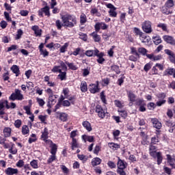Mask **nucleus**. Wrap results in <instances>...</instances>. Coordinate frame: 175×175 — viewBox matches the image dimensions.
<instances>
[{
    "mask_svg": "<svg viewBox=\"0 0 175 175\" xmlns=\"http://www.w3.org/2000/svg\"><path fill=\"white\" fill-rule=\"evenodd\" d=\"M115 105L116 106V107H119V109H122V107H124V104L121 103V101L118 100H116L114 101Z\"/></svg>",
    "mask_w": 175,
    "mask_h": 175,
    "instance_id": "46",
    "label": "nucleus"
},
{
    "mask_svg": "<svg viewBox=\"0 0 175 175\" xmlns=\"http://www.w3.org/2000/svg\"><path fill=\"white\" fill-rule=\"evenodd\" d=\"M151 143L152 144H157V143H159V138L158 136L154 137L151 139Z\"/></svg>",
    "mask_w": 175,
    "mask_h": 175,
    "instance_id": "52",
    "label": "nucleus"
},
{
    "mask_svg": "<svg viewBox=\"0 0 175 175\" xmlns=\"http://www.w3.org/2000/svg\"><path fill=\"white\" fill-rule=\"evenodd\" d=\"M133 31H134V33H135V35L139 36V37L144 33L142 31V30L139 29L137 28V27H135V28L133 29Z\"/></svg>",
    "mask_w": 175,
    "mask_h": 175,
    "instance_id": "44",
    "label": "nucleus"
},
{
    "mask_svg": "<svg viewBox=\"0 0 175 175\" xmlns=\"http://www.w3.org/2000/svg\"><path fill=\"white\" fill-rule=\"evenodd\" d=\"M23 30L18 29L17 31L16 39V40L20 39L21 38V36H23Z\"/></svg>",
    "mask_w": 175,
    "mask_h": 175,
    "instance_id": "57",
    "label": "nucleus"
},
{
    "mask_svg": "<svg viewBox=\"0 0 175 175\" xmlns=\"http://www.w3.org/2000/svg\"><path fill=\"white\" fill-rule=\"evenodd\" d=\"M60 68H61V66H55L52 68L51 71L53 72V73H57V72H58L59 73L62 70H61Z\"/></svg>",
    "mask_w": 175,
    "mask_h": 175,
    "instance_id": "45",
    "label": "nucleus"
},
{
    "mask_svg": "<svg viewBox=\"0 0 175 175\" xmlns=\"http://www.w3.org/2000/svg\"><path fill=\"white\" fill-rule=\"evenodd\" d=\"M156 157L157 158V163L161 165V163H162V159H163L162 157V153H161V152H157Z\"/></svg>",
    "mask_w": 175,
    "mask_h": 175,
    "instance_id": "31",
    "label": "nucleus"
},
{
    "mask_svg": "<svg viewBox=\"0 0 175 175\" xmlns=\"http://www.w3.org/2000/svg\"><path fill=\"white\" fill-rule=\"evenodd\" d=\"M138 52L140 53V54H142V55H146L147 54V49L146 48H139L138 49Z\"/></svg>",
    "mask_w": 175,
    "mask_h": 175,
    "instance_id": "51",
    "label": "nucleus"
},
{
    "mask_svg": "<svg viewBox=\"0 0 175 175\" xmlns=\"http://www.w3.org/2000/svg\"><path fill=\"white\" fill-rule=\"evenodd\" d=\"M89 91L91 94H96V92H99V91H100L99 89V81H96V84L91 83L89 85Z\"/></svg>",
    "mask_w": 175,
    "mask_h": 175,
    "instance_id": "5",
    "label": "nucleus"
},
{
    "mask_svg": "<svg viewBox=\"0 0 175 175\" xmlns=\"http://www.w3.org/2000/svg\"><path fill=\"white\" fill-rule=\"evenodd\" d=\"M107 165L111 169H116V163L113 161H108Z\"/></svg>",
    "mask_w": 175,
    "mask_h": 175,
    "instance_id": "59",
    "label": "nucleus"
},
{
    "mask_svg": "<svg viewBox=\"0 0 175 175\" xmlns=\"http://www.w3.org/2000/svg\"><path fill=\"white\" fill-rule=\"evenodd\" d=\"M116 10L112 9L109 10V14L110 17H117V12H116Z\"/></svg>",
    "mask_w": 175,
    "mask_h": 175,
    "instance_id": "47",
    "label": "nucleus"
},
{
    "mask_svg": "<svg viewBox=\"0 0 175 175\" xmlns=\"http://www.w3.org/2000/svg\"><path fill=\"white\" fill-rule=\"evenodd\" d=\"M3 133H4L5 137H9V136H10L12 133V129L9 127H6L3 130Z\"/></svg>",
    "mask_w": 175,
    "mask_h": 175,
    "instance_id": "29",
    "label": "nucleus"
},
{
    "mask_svg": "<svg viewBox=\"0 0 175 175\" xmlns=\"http://www.w3.org/2000/svg\"><path fill=\"white\" fill-rule=\"evenodd\" d=\"M152 40L154 44H156L157 46H158V44H160V43H162V40L161 39V37L159 36L152 37Z\"/></svg>",
    "mask_w": 175,
    "mask_h": 175,
    "instance_id": "26",
    "label": "nucleus"
},
{
    "mask_svg": "<svg viewBox=\"0 0 175 175\" xmlns=\"http://www.w3.org/2000/svg\"><path fill=\"white\" fill-rule=\"evenodd\" d=\"M90 36H92L94 42H100V36L98 35L97 32H93L90 34Z\"/></svg>",
    "mask_w": 175,
    "mask_h": 175,
    "instance_id": "23",
    "label": "nucleus"
},
{
    "mask_svg": "<svg viewBox=\"0 0 175 175\" xmlns=\"http://www.w3.org/2000/svg\"><path fill=\"white\" fill-rule=\"evenodd\" d=\"M118 111L120 113V116H121L122 118H126V117H128V113H126V111L118 110Z\"/></svg>",
    "mask_w": 175,
    "mask_h": 175,
    "instance_id": "48",
    "label": "nucleus"
},
{
    "mask_svg": "<svg viewBox=\"0 0 175 175\" xmlns=\"http://www.w3.org/2000/svg\"><path fill=\"white\" fill-rule=\"evenodd\" d=\"M57 159L55 154H51L47 160V163H53Z\"/></svg>",
    "mask_w": 175,
    "mask_h": 175,
    "instance_id": "41",
    "label": "nucleus"
},
{
    "mask_svg": "<svg viewBox=\"0 0 175 175\" xmlns=\"http://www.w3.org/2000/svg\"><path fill=\"white\" fill-rule=\"evenodd\" d=\"M163 39L164 42H166V43H168L172 46H175V40L172 36L165 35L163 36Z\"/></svg>",
    "mask_w": 175,
    "mask_h": 175,
    "instance_id": "9",
    "label": "nucleus"
},
{
    "mask_svg": "<svg viewBox=\"0 0 175 175\" xmlns=\"http://www.w3.org/2000/svg\"><path fill=\"white\" fill-rule=\"evenodd\" d=\"M37 102L40 106H44V100L43 99L37 98Z\"/></svg>",
    "mask_w": 175,
    "mask_h": 175,
    "instance_id": "63",
    "label": "nucleus"
},
{
    "mask_svg": "<svg viewBox=\"0 0 175 175\" xmlns=\"http://www.w3.org/2000/svg\"><path fill=\"white\" fill-rule=\"evenodd\" d=\"M60 75H58L59 79L62 81L64 80H66V71L59 72Z\"/></svg>",
    "mask_w": 175,
    "mask_h": 175,
    "instance_id": "37",
    "label": "nucleus"
},
{
    "mask_svg": "<svg viewBox=\"0 0 175 175\" xmlns=\"http://www.w3.org/2000/svg\"><path fill=\"white\" fill-rule=\"evenodd\" d=\"M80 23L82 25L87 23V16L84 13H82L80 16Z\"/></svg>",
    "mask_w": 175,
    "mask_h": 175,
    "instance_id": "30",
    "label": "nucleus"
},
{
    "mask_svg": "<svg viewBox=\"0 0 175 175\" xmlns=\"http://www.w3.org/2000/svg\"><path fill=\"white\" fill-rule=\"evenodd\" d=\"M82 139L84 140L85 143L89 142L90 143H92L94 142V136L90 135H82Z\"/></svg>",
    "mask_w": 175,
    "mask_h": 175,
    "instance_id": "19",
    "label": "nucleus"
},
{
    "mask_svg": "<svg viewBox=\"0 0 175 175\" xmlns=\"http://www.w3.org/2000/svg\"><path fill=\"white\" fill-rule=\"evenodd\" d=\"M31 29H33L36 36H40L42 35V29H40L39 27L34 25L31 27Z\"/></svg>",
    "mask_w": 175,
    "mask_h": 175,
    "instance_id": "18",
    "label": "nucleus"
},
{
    "mask_svg": "<svg viewBox=\"0 0 175 175\" xmlns=\"http://www.w3.org/2000/svg\"><path fill=\"white\" fill-rule=\"evenodd\" d=\"M174 68H168L165 70V73H167V75H170V76H173V75L174 74Z\"/></svg>",
    "mask_w": 175,
    "mask_h": 175,
    "instance_id": "49",
    "label": "nucleus"
},
{
    "mask_svg": "<svg viewBox=\"0 0 175 175\" xmlns=\"http://www.w3.org/2000/svg\"><path fill=\"white\" fill-rule=\"evenodd\" d=\"M165 54H167V55H169V59L170 60V62L172 64H175V55L174 53H173V51L169 50V49H165Z\"/></svg>",
    "mask_w": 175,
    "mask_h": 175,
    "instance_id": "11",
    "label": "nucleus"
},
{
    "mask_svg": "<svg viewBox=\"0 0 175 175\" xmlns=\"http://www.w3.org/2000/svg\"><path fill=\"white\" fill-rule=\"evenodd\" d=\"M66 64L68 65L69 69H71V70H77V67L73 63L66 62Z\"/></svg>",
    "mask_w": 175,
    "mask_h": 175,
    "instance_id": "39",
    "label": "nucleus"
},
{
    "mask_svg": "<svg viewBox=\"0 0 175 175\" xmlns=\"http://www.w3.org/2000/svg\"><path fill=\"white\" fill-rule=\"evenodd\" d=\"M150 69H151V64L148 63L144 66V70H145V72H148Z\"/></svg>",
    "mask_w": 175,
    "mask_h": 175,
    "instance_id": "61",
    "label": "nucleus"
},
{
    "mask_svg": "<svg viewBox=\"0 0 175 175\" xmlns=\"http://www.w3.org/2000/svg\"><path fill=\"white\" fill-rule=\"evenodd\" d=\"M4 172L6 175H17L18 174V169L9 167L5 170Z\"/></svg>",
    "mask_w": 175,
    "mask_h": 175,
    "instance_id": "7",
    "label": "nucleus"
},
{
    "mask_svg": "<svg viewBox=\"0 0 175 175\" xmlns=\"http://www.w3.org/2000/svg\"><path fill=\"white\" fill-rule=\"evenodd\" d=\"M40 54L43 55L44 57H49V51L46 49H41Z\"/></svg>",
    "mask_w": 175,
    "mask_h": 175,
    "instance_id": "53",
    "label": "nucleus"
},
{
    "mask_svg": "<svg viewBox=\"0 0 175 175\" xmlns=\"http://www.w3.org/2000/svg\"><path fill=\"white\" fill-rule=\"evenodd\" d=\"M62 26L72 28L77 24L76 17L66 14L62 16Z\"/></svg>",
    "mask_w": 175,
    "mask_h": 175,
    "instance_id": "1",
    "label": "nucleus"
},
{
    "mask_svg": "<svg viewBox=\"0 0 175 175\" xmlns=\"http://www.w3.org/2000/svg\"><path fill=\"white\" fill-rule=\"evenodd\" d=\"M46 143H48V144H49L50 147H51V154H52V155H56L57 154V144L53 143V141L49 139L46 140Z\"/></svg>",
    "mask_w": 175,
    "mask_h": 175,
    "instance_id": "8",
    "label": "nucleus"
},
{
    "mask_svg": "<svg viewBox=\"0 0 175 175\" xmlns=\"http://www.w3.org/2000/svg\"><path fill=\"white\" fill-rule=\"evenodd\" d=\"M22 133L23 135H28L29 133V128L27 125H23L22 126Z\"/></svg>",
    "mask_w": 175,
    "mask_h": 175,
    "instance_id": "33",
    "label": "nucleus"
},
{
    "mask_svg": "<svg viewBox=\"0 0 175 175\" xmlns=\"http://www.w3.org/2000/svg\"><path fill=\"white\" fill-rule=\"evenodd\" d=\"M49 136V130L47 128H44V132L42 133L41 137L43 139V140H46Z\"/></svg>",
    "mask_w": 175,
    "mask_h": 175,
    "instance_id": "35",
    "label": "nucleus"
},
{
    "mask_svg": "<svg viewBox=\"0 0 175 175\" xmlns=\"http://www.w3.org/2000/svg\"><path fill=\"white\" fill-rule=\"evenodd\" d=\"M23 109L25 110L26 113H27L28 116H31V114H32V113H31V107L25 106Z\"/></svg>",
    "mask_w": 175,
    "mask_h": 175,
    "instance_id": "55",
    "label": "nucleus"
},
{
    "mask_svg": "<svg viewBox=\"0 0 175 175\" xmlns=\"http://www.w3.org/2000/svg\"><path fill=\"white\" fill-rule=\"evenodd\" d=\"M149 152L151 157L153 158H157V148L151 144L149 148Z\"/></svg>",
    "mask_w": 175,
    "mask_h": 175,
    "instance_id": "15",
    "label": "nucleus"
},
{
    "mask_svg": "<svg viewBox=\"0 0 175 175\" xmlns=\"http://www.w3.org/2000/svg\"><path fill=\"white\" fill-rule=\"evenodd\" d=\"M11 70L16 75V77H18L20 75V68L17 65H13L11 67Z\"/></svg>",
    "mask_w": 175,
    "mask_h": 175,
    "instance_id": "16",
    "label": "nucleus"
},
{
    "mask_svg": "<svg viewBox=\"0 0 175 175\" xmlns=\"http://www.w3.org/2000/svg\"><path fill=\"white\" fill-rule=\"evenodd\" d=\"M111 70L116 72L117 75H120V67L117 65H113L111 67Z\"/></svg>",
    "mask_w": 175,
    "mask_h": 175,
    "instance_id": "42",
    "label": "nucleus"
},
{
    "mask_svg": "<svg viewBox=\"0 0 175 175\" xmlns=\"http://www.w3.org/2000/svg\"><path fill=\"white\" fill-rule=\"evenodd\" d=\"M59 120H61V121H63V122H65V121H67L68 120V114L65 113H60Z\"/></svg>",
    "mask_w": 175,
    "mask_h": 175,
    "instance_id": "34",
    "label": "nucleus"
},
{
    "mask_svg": "<svg viewBox=\"0 0 175 175\" xmlns=\"http://www.w3.org/2000/svg\"><path fill=\"white\" fill-rule=\"evenodd\" d=\"M30 165L33 169H38L39 167V165L37 160H33L30 162Z\"/></svg>",
    "mask_w": 175,
    "mask_h": 175,
    "instance_id": "38",
    "label": "nucleus"
},
{
    "mask_svg": "<svg viewBox=\"0 0 175 175\" xmlns=\"http://www.w3.org/2000/svg\"><path fill=\"white\" fill-rule=\"evenodd\" d=\"M59 64L60 65V68H62V70H64L65 72H66V70H68V66H66V64H65V63L62 61V60H59Z\"/></svg>",
    "mask_w": 175,
    "mask_h": 175,
    "instance_id": "40",
    "label": "nucleus"
},
{
    "mask_svg": "<svg viewBox=\"0 0 175 175\" xmlns=\"http://www.w3.org/2000/svg\"><path fill=\"white\" fill-rule=\"evenodd\" d=\"M16 166L17 167H23V166H24V161L23 160H19L16 164Z\"/></svg>",
    "mask_w": 175,
    "mask_h": 175,
    "instance_id": "60",
    "label": "nucleus"
},
{
    "mask_svg": "<svg viewBox=\"0 0 175 175\" xmlns=\"http://www.w3.org/2000/svg\"><path fill=\"white\" fill-rule=\"evenodd\" d=\"M95 55L98 57L97 62L102 65L105 61V58H103V57L105 56V53L103 52L99 53V50L96 49Z\"/></svg>",
    "mask_w": 175,
    "mask_h": 175,
    "instance_id": "6",
    "label": "nucleus"
},
{
    "mask_svg": "<svg viewBox=\"0 0 175 175\" xmlns=\"http://www.w3.org/2000/svg\"><path fill=\"white\" fill-rule=\"evenodd\" d=\"M146 57L152 61H159L162 59V55H154V54H146Z\"/></svg>",
    "mask_w": 175,
    "mask_h": 175,
    "instance_id": "12",
    "label": "nucleus"
},
{
    "mask_svg": "<svg viewBox=\"0 0 175 175\" xmlns=\"http://www.w3.org/2000/svg\"><path fill=\"white\" fill-rule=\"evenodd\" d=\"M108 146L113 151H116V150H118V148H120V145L118 144H116V143H113V142L109 143Z\"/></svg>",
    "mask_w": 175,
    "mask_h": 175,
    "instance_id": "24",
    "label": "nucleus"
},
{
    "mask_svg": "<svg viewBox=\"0 0 175 175\" xmlns=\"http://www.w3.org/2000/svg\"><path fill=\"white\" fill-rule=\"evenodd\" d=\"M102 160L99 157H96L92 159V166H97V165H100Z\"/></svg>",
    "mask_w": 175,
    "mask_h": 175,
    "instance_id": "25",
    "label": "nucleus"
},
{
    "mask_svg": "<svg viewBox=\"0 0 175 175\" xmlns=\"http://www.w3.org/2000/svg\"><path fill=\"white\" fill-rule=\"evenodd\" d=\"M42 12L44 13L45 16H50V8L49 6H45L44 8H42Z\"/></svg>",
    "mask_w": 175,
    "mask_h": 175,
    "instance_id": "36",
    "label": "nucleus"
},
{
    "mask_svg": "<svg viewBox=\"0 0 175 175\" xmlns=\"http://www.w3.org/2000/svg\"><path fill=\"white\" fill-rule=\"evenodd\" d=\"M139 39L142 43H148V42H150V38L144 33L139 37Z\"/></svg>",
    "mask_w": 175,
    "mask_h": 175,
    "instance_id": "21",
    "label": "nucleus"
},
{
    "mask_svg": "<svg viewBox=\"0 0 175 175\" xmlns=\"http://www.w3.org/2000/svg\"><path fill=\"white\" fill-rule=\"evenodd\" d=\"M126 167V165L124 163V161L119 160L118 161V170H124Z\"/></svg>",
    "mask_w": 175,
    "mask_h": 175,
    "instance_id": "22",
    "label": "nucleus"
},
{
    "mask_svg": "<svg viewBox=\"0 0 175 175\" xmlns=\"http://www.w3.org/2000/svg\"><path fill=\"white\" fill-rule=\"evenodd\" d=\"M88 90V87L87 86V82L86 81H82L81 83V91L83 92H87Z\"/></svg>",
    "mask_w": 175,
    "mask_h": 175,
    "instance_id": "28",
    "label": "nucleus"
},
{
    "mask_svg": "<svg viewBox=\"0 0 175 175\" xmlns=\"http://www.w3.org/2000/svg\"><path fill=\"white\" fill-rule=\"evenodd\" d=\"M96 49L94 50H88L85 51V55H87V57H96V55H95V52L96 51Z\"/></svg>",
    "mask_w": 175,
    "mask_h": 175,
    "instance_id": "27",
    "label": "nucleus"
},
{
    "mask_svg": "<svg viewBox=\"0 0 175 175\" xmlns=\"http://www.w3.org/2000/svg\"><path fill=\"white\" fill-rule=\"evenodd\" d=\"M165 6L169 8H173L174 6V1L173 0H167L165 3Z\"/></svg>",
    "mask_w": 175,
    "mask_h": 175,
    "instance_id": "43",
    "label": "nucleus"
},
{
    "mask_svg": "<svg viewBox=\"0 0 175 175\" xmlns=\"http://www.w3.org/2000/svg\"><path fill=\"white\" fill-rule=\"evenodd\" d=\"M8 103L7 100H0V111L2 110L5 106L6 109H10V106Z\"/></svg>",
    "mask_w": 175,
    "mask_h": 175,
    "instance_id": "20",
    "label": "nucleus"
},
{
    "mask_svg": "<svg viewBox=\"0 0 175 175\" xmlns=\"http://www.w3.org/2000/svg\"><path fill=\"white\" fill-rule=\"evenodd\" d=\"M48 107H51L52 105L57 103V96L54 95H49Z\"/></svg>",
    "mask_w": 175,
    "mask_h": 175,
    "instance_id": "14",
    "label": "nucleus"
},
{
    "mask_svg": "<svg viewBox=\"0 0 175 175\" xmlns=\"http://www.w3.org/2000/svg\"><path fill=\"white\" fill-rule=\"evenodd\" d=\"M96 113H98V116L100 117V118H105L106 114H107V111L103 109L100 105H96Z\"/></svg>",
    "mask_w": 175,
    "mask_h": 175,
    "instance_id": "4",
    "label": "nucleus"
},
{
    "mask_svg": "<svg viewBox=\"0 0 175 175\" xmlns=\"http://www.w3.org/2000/svg\"><path fill=\"white\" fill-rule=\"evenodd\" d=\"M127 96L130 100V106H132V103L136 100V95L132 91H127Z\"/></svg>",
    "mask_w": 175,
    "mask_h": 175,
    "instance_id": "10",
    "label": "nucleus"
},
{
    "mask_svg": "<svg viewBox=\"0 0 175 175\" xmlns=\"http://www.w3.org/2000/svg\"><path fill=\"white\" fill-rule=\"evenodd\" d=\"M83 126L85 128L88 132H91L92 131V127H91V123L88 121H84L82 123Z\"/></svg>",
    "mask_w": 175,
    "mask_h": 175,
    "instance_id": "17",
    "label": "nucleus"
},
{
    "mask_svg": "<svg viewBox=\"0 0 175 175\" xmlns=\"http://www.w3.org/2000/svg\"><path fill=\"white\" fill-rule=\"evenodd\" d=\"M152 126L156 129H161L162 128V123L158 120L157 118L152 119Z\"/></svg>",
    "mask_w": 175,
    "mask_h": 175,
    "instance_id": "13",
    "label": "nucleus"
},
{
    "mask_svg": "<svg viewBox=\"0 0 175 175\" xmlns=\"http://www.w3.org/2000/svg\"><path fill=\"white\" fill-rule=\"evenodd\" d=\"M14 125L16 128H20L21 126V120H17L14 122Z\"/></svg>",
    "mask_w": 175,
    "mask_h": 175,
    "instance_id": "64",
    "label": "nucleus"
},
{
    "mask_svg": "<svg viewBox=\"0 0 175 175\" xmlns=\"http://www.w3.org/2000/svg\"><path fill=\"white\" fill-rule=\"evenodd\" d=\"M79 38L83 40L84 42H87V34L84 33H81L79 34Z\"/></svg>",
    "mask_w": 175,
    "mask_h": 175,
    "instance_id": "56",
    "label": "nucleus"
},
{
    "mask_svg": "<svg viewBox=\"0 0 175 175\" xmlns=\"http://www.w3.org/2000/svg\"><path fill=\"white\" fill-rule=\"evenodd\" d=\"M79 148V144L77 143V139H73L71 142V148L72 150H75V148Z\"/></svg>",
    "mask_w": 175,
    "mask_h": 175,
    "instance_id": "32",
    "label": "nucleus"
},
{
    "mask_svg": "<svg viewBox=\"0 0 175 175\" xmlns=\"http://www.w3.org/2000/svg\"><path fill=\"white\" fill-rule=\"evenodd\" d=\"M142 29L146 33H151V32H152L151 22L150 21H145L142 23Z\"/></svg>",
    "mask_w": 175,
    "mask_h": 175,
    "instance_id": "3",
    "label": "nucleus"
},
{
    "mask_svg": "<svg viewBox=\"0 0 175 175\" xmlns=\"http://www.w3.org/2000/svg\"><path fill=\"white\" fill-rule=\"evenodd\" d=\"M157 27L159 28H161L163 31H167V26H166V24L165 23H159Z\"/></svg>",
    "mask_w": 175,
    "mask_h": 175,
    "instance_id": "50",
    "label": "nucleus"
},
{
    "mask_svg": "<svg viewBox=\"0 0 175 175\" xmlns=\"http://www.w3.org/2000/svg\"><path fill=\"white\" fill-rule=\"evenodd\" d=\"M55 24H56V27H57V29H61L62 28V27H64L62 25V23H61V21H59V20L56 21Z\"/></svg>",
    "mask_w": 175,
    "mask_h": 175,
    "instance_id": "58",
    "label": "nucleus"
},
{
    "mask_svg": "<svg viewBox=\"0 0 175 175\" xmlns=\"http://www.w3.org/2000/svg\"><path fill=\"white\" fill-rule=\"evenodd\" d=\"M68 43H65L64 44V46H62L61 48H60V53H65V51H66L67 49H68Z\"/></svg>",
    "mask_w": 175,
    "mask_h": 175,
    "instance_id": "54",
    "label": "nucleus"
},
{
    "mask_svg": "<svg viewBox=\"0 0 175 175\" xmlns=\"http://www.w3.org/2000/svg\"><path fill=\"white\" fill-rule=\"evenodd\" d=\"M167 116L169 118H173V111L172 109H168L167 111Z\"/></svg>",
    "mask_w": 175,
    "mask_h": 175,
    "instance_id": "62",
    "label": "nucleus"
},
{
    "mask_svg": "<svg viewBox=\"0 0 175 175\" xmlns=\"http://www.w3.org/2000/svg\"><path fill=\"white\" fill-rule=\"evenodd\" d=\"M10 100H23L24 99V95L21 94V90L15 89L14 93H12L9 97Z\"/></svg>",
    "mask_w": 175,
    "mask_h": 175,
    "instance_id": "2",
    "label": "nucleus"
}]
</instances>
